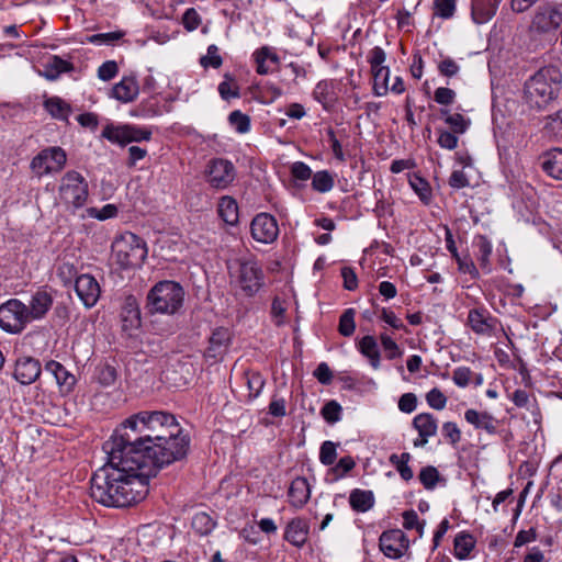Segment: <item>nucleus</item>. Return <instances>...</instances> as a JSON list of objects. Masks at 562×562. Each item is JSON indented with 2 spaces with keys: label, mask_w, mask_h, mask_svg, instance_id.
Returning <instances> with one entry per match:
<instances>
[{
  "label": "nucleus",
  "mask_w": 562,
  "mask_h": 562,
  "mask_svg": "<svg viewBox=\"0 0 562 562\" xmlns=\"http://www.w3.org/2000/svg\"><path fill=\"white\" fill-rule=\"evenodd\" d=\"M190 438L175 415L143 411L126 418L103 443L108 462L91 477V497L108 507L143 499L158 469L184 459Z\"/></svg>",
  "instance_id": "nucleus-1"
},
{
  "label": "nucleus",
  "mask_w": 562,
  "mask_h": 562,
  "mask_svg": "<svg viewBox=\"0 0 562 562\" xmlns=\"http://www.w3.org/2000/svg\"><path fill=\"white\" fill-rule=\"evenodd\" d=\"M562 88V74L555 66L540 68L524 86V99L530 109L543 111L554 102Z\"/></svg>",
  "instance_id": "nucleus-2"
},
{
  "label": "nucleus",
  "mask_w": 562,
  "mask_h": 562,
  "mask_svg": "<svg viewBox=\"0 0 562 562\" xmlns=\"http://www.w3.org/2000/svg\"><path fill=\"white\" fill-rule=\"evenodd\" d=\"M184 291L182 286L170 280L156 283L147 294L146 308L150 314L177 313L182 306Z\"/></svg>",
  "instance_id": "nucleus-3"
},
{
  "label": "nucleus",
  "mask_w": 562,
  "mask_h": 562,
  "mask_svg": "<svg viewBox=\"0 0 562 562\" xmlns=\"http://www.w3.org/2000/svg\"><path fill=\"white\" fill-rule=\"evenodd\" d=\"M111 249L113 259L123 269L139 267L147 256L145 243L133 233L115 238Z\"/></svg>",
  "instance_id": "nucleus-4"
},
{
  "label": "nucleus",
  "mask_w": 562,
  "mask_h": 562,
  "mask_svg": "<svg viewBox=\"0 0 562 562\" xmlns=\"http://www.w3.org/2000/svg\"><path fill=\"white\" fill-rule=\"evenodd\" d=\"M231 276L246 296H254L263 285V271L254 259L237 260Z\"/></svg>",
  "instance_id": "nucleus-5"
},
{
  "label": "nucleus",
  "mask_w": 562,
  "mask_h": 562,
  "mask_svg": "<svg viewBox=\"0 0 562 562\" xmlns=\"http://www.w3.org/2000/svg\"><path fill=\"white\" fill-rule=\"evenodd\" d=\"M30 323L26 304L12 299L0 306V327L12 334L21 333Z\"/></svg>",
  "instance_id": "nucleus-6"
},
{
  "label": "nucleus",
  "mask_w": 562,
  "mask_h": 562,
  "mask_svg": "<svg viewBox=\"0 0 562 562\" xmlns=\"http://www.w3.org/2000/svg\"><path fill=\"white\" fill-rule=\"evenodd\" d=\"M59 192L65 203L81 207L88 198V184L80 173L68 171L61 179Z\"/></svg>",
  "instance_id": "nucleus-7"
},
{
  "label": "nucleus",
  "mask_w": 562,
  "mask_h": 562,
  "mask_svg": "<svg viewBox=\"0 0 562 562\" xmlns=\"http://www.w3.org/2000/svg\"><path fill=\"white\" fill-rule=\"evenodd\" d=\"M102 137L112 143L124 146L133 142L149 140L151 137V131L130 124L117 126L106 125L102 132Z\"/></svg>",
  "instance_id": "nucleus-8"
},
{
  "label": "nucleus",
  "mask_w": 562,
  "mask_h": 562,
  "mask_svg": "<svg viewBox=\"0 0 562 562\" xmlns=\"http://www.w3.org/2000/svg\"><path fill=\"white\" fill-rule=\"evenodd\" d=\"M205 173L206 181L215 189H226L236 178V169L233 162L224 158L211 159Z\"/></svg>",
  "instance_id": "nucleus-9"
},
{
  "label": "nucleus",
  "mask_w": 562,
  "mask_h": 562,
  "mask_svg": "<svg viewBox=\"0 0 562 562\" xmlns=\"http://www.w3.org/2000/svg\"><path fill=\"white\" fill-rule=\"evenodd\" d=\"M66 160V153L63 148L49 147L32 159L31 168L37 176H43L61 170Z\"/></svg>",
  "instance_id": "nucleus-10"
},
{
  "label": "nucleus",
  "mask_w": 562,
  "mask_h": 562,
  "mask_svg": "<svg viewBox=\"0 0 562 562\" xmlns=\"http://www.w3.org/2000/svg\"><path fill=\"white\" fill-rule=\"evenodd\" d=\"M562 23V8L560 5H540L538 7L530 29L537 33H549L557 30Z\"/></svg>",
  "instance_id": "nucleus-11"
},
{
  "label": "nucleus",
  "mask_w": 562,
  "mask_h": 562,
  "mask_svg": "<svg viewBox=\"0 0 562 562\" xmlns=\"http://www.w3.org/2000/svg\"><path fill=\"white\" fill-rule=\"evenodd\" d=\"M380 550L390 559H400L409 547V540L400 529L382 532L379 539Z\"/></svg>",
  "instance_id": "nucleus-12"
},
{
  "label": "nucleus",
  "mask_w": 562,
  "mask_h": 562,
  "mask_svg": "<svg viewBox=\"0 0 562 562\" xmlns=\"http://www.w3.org/2000/svg\"><path fill=\"white\" fill-rule=\"evenodd\" d=\"M251 236L259 243L270 244L279 235V227L276 218L267 213L258 214L250 225Z\"/></svg>",
  "instance_id": "nucleus-13"
},
{
  "label": "nucleus",
  "mask_w": 562,
  "mask_h": 562,
  "mask_svg": "<svg viewBox=\"0 0 562 562\" xmlns=\"http://www.w3.org/2000/svg\"><path fill=\"white\" fill-rule=\"evenodd\" d=\"M75 291L86 307L94 306L101 294V288L91 274L79 276L75 282Z\"/></svg>",
  "instance_id": "nucleus-14"
},
{
  "label": "nucleus",
  "mask_w": 562,
  "mask_h": 562,
  "mask_svg": "<svg viewBox=\"0 0 562 562\" xmlns=\"http://www.w3.org/2000/svg\"><path fill=\"white\" fill-rule=\"evenodd\" d=\"M231 342V333L225 327H217L212 331L209 338V346L205 350V357L215 361L222 359L228 350Z\"/></svg>",
  "instance_id": "nucleus-15"
},
{
  "label": "nucleus",
  "mask_w": 562,
  "mask_h": 562,
  "mask_svg": "<svg viewBox=\"0 0 562 562\" xmlns=\"http://www.w3.org/2000/svg\"><path fill=\"white\" fill-rule=\"evenodd\" d=\"M41 363L32 357L19 358L15 362L14 378L23 385H29L36 381L41 374Z\"/></svg>",
  "instance_id": "nucleus-16"
},
{
  "label": "nucleus",
  "mask_w": 562,
  "mask_h": 562,
  "mask_svg": "<svg viewBox=\"0 0 562 562\" xmlns=\"http://www.w3.org/2000/svg\"><path fill=\"white\" fill-rule=\"evenodd\" d=\"M52 305L53 296L47 290L41 289L36 291L32 295L29 305H26V314L30 322L42 319L50 310Z\"/></svg>",
  "instance_id": "nucleus-17"
},
{
  "label": "nucleus",
  "mask_w": 562,
  "mask_h": 562,
  "mask_svg": "<svg viewBox=\"0 0 562 562\" xmlns=\"http://www.w3.org/2000/svg\"><path fill=\"white\" fill-rule=\"evenodd\" d=\"M45 372L54 376L59 390L64 394L72 391L76 378L61 363L50 360L45 364Z\"/></svg>",
  "instance_id": "nucleus-18"
},
{
  "label": "nucleus",
  "mask_w": 562,
  "mask_h": 562,
  "mask_svg": "<svg viewBox=\"0 0 562 562\" xmlns=\"http://www.w3.org/2000/svg\"><path fill=\"white\" fill-rule=\"evenodd\" d=\"M496 319L484 308H473L469 312L468 324L479 335H490L495 328Z\"/></svg>",
  "instance_id": "nucleus-19"
},
{
  "label": "nucleus",
  "mask_w": 562,
  "mask_h": 562,
  "mask_svg": "<svg viewBox=\"0 0 562 562\" xmlns=\"http://www.w3.org/2000/svg\"><path fill=\"white\" fill-rule=\"evenodd\" d=\"M542 170L555 180H562V149L552 148L539 157Z\"/></svg>",
  "instance_id": "nucleus-20"
},
{
  "label": "nucleus",
  "mask_w": 562,
  "mask_h": 562,
  "mask_svg": "<svg viewBox=\"0 0 562 562\" xmlns=\"http://www.w3.org/2000/svg\"><path fill=\"white\" fill-rule=\"evenodd\" d=\"M464 418L475 429H483L490 435H495L497 431L498 420L487 412L471 408L464 413Z\"/></svg>",
  "instance_id": "nucleus-21"
},
{
  "label": "nucleus",
  "mask_w": 562,
  "mask_h": 562,
  "mask_svg": "<svg viewBox=\"0 0 562 562\" xmlns=\"http://www.w3.org/2000/svg\"><path fill=\"white\" fill-rule=\"evenodd\" d=\"M289 502L296 508H302L311 497V487L305 477H295L289 487Z\"/></svg>",
  "instance_id": "nucleus-22"
},
{
  "label": "nucleus",
  "mask_w": 562,
  "mask_h": 562,
  "mask_svg": "<svg viewBox=\"0 0 562 562\" xmlns=\"http://www.w3.org/2000/svg\"><path fill=\"white\" fill-rule=\"evenodd\" d=\"M308 535V524L302 518H294L286 525L284 538L295 547H302Z\"/></svg>",
  "instance_id": "nucleus-23"
},
{
  "label": "nucleus",
  "mask_w": 562,
  "mask_h": 562,
  "mask_svg": "<svg viewBox=\"0 0 562 562\" xmlns=\"http://www.w3.org/2000/svg\"><path fill=\"white\" fill-rule=\"evenodd\" d=\"M111 95L116 100L127 103L138 95V85L134 78L124 77L111 90Z\"/></svg>",
  "instance_id": "nucleus-24"
},
{
  "label": "nucleus",
  "mask_w": 562,
  "mask_h": 562,
  "mask_svg": "<svg viewBox=\"0 0 562 562\" xmlns=\"http://www.w3.org/2000/svg\"><path fill=\"white\" fill-rule=\"evenodd\" d=\"M45 110L54 117L60 121H68L71 113V106L59 97H50L44 101Z\"/></svg>",
  "instance_id": "nucleus-25"
},
{
  "label": "nucleus",
  "mask_w": 562,
  "mask_h": 562,
  "mask_svg": "<svg viewBox=\"0 0 562 562\" xmlns=\"http://www.w3.org/2000/svg\"><path fill=\"white\" fill-rule=\"evenodd\" d=\"M413 427L419 437H432L437 432V419L429 413H422L414 417Z\"/></svg>",
  "instance_id": "nucleus-26"
},
{
  "label": "nucleus",
  "mask_w": 562,
  "mask_h": 562,
  "mask_svg": "<svg viewBox=\"0 0 562 562\" xmlns=\"http://www.w3.org/2000/svg\"><path fill=\"white\" fill-rule=\"evenodd\" d=\"M349 503L353 510L364 513L374 505V496L371 491L356 488L350 493Z\"/></svg>",
  "instance_id": "nucleus-27"
},
{
  "label": "nucleus",
  "mask_w": 562,
  "mask_h": 562,
  "mask_svg": "<svg viewBox=\"0 0 562 562\" xmlns=\"http://www.w3.org/2000/svg\"><path fill=\"white\" fill-rule=\"evenodd\" d=\"M123 321L128 323L132 327L140 325V311L137 299L134 295H127L122 305Z\"/></svg>",
  "instance_id": "nucleus-28"
},
{
  "label": "nucleus",
  "mask_w": 562,
  "mask_h": 562,
  "mask_svg": "<svg viewBox=\"0 0 562 562\" xmlns=\"http://www.w3.org/2000/svg\"><path fill=\"white\" fill-rule=\"evenodd\" d=\"M218 214L222 220L229 225H235L238 222V205L237 202L231 196H223L218 203Z\"/></svg>",
  "instance_id": "nucleus-29"
},
{
  "label": "nucleus",
  "mask_w": 562,
  "mask_h": 562,
  "mask_svg": "<svg viewBox=\"0 0 562 562\" xmlns=\"http://www.w3.org/2000/svg\"><path fill=\"white\" fill-rule=\"evenodd\" d=\"M359 350L370 360V363L374 369L380 367V352L373 336L368 335L362 337L359 341Z\"/></svg>",
  "instance_id": "nucleus-30"
},
{
  "label": "nucleus",
  "mask_w": 562,
  "mask_h": 562,
  "mask_svg": "<svg viewBox=\"0 0 562 562\" xmlns=\"http://www.w3.org/2000/svg\"><path fill=\"white\" fill-rule=\"evenodd\" d=\"M72 69V65L67 60H64L59 56H53L45 66L43 75L48 80H55L60 74L67 72Z\"/></svg>",
  "instance_id": "nucleus-31"
},
{
  "label": "nucleus",
  "mask_w": 562,
  "mask_h": 562,
  "mask_svg": "<svg viewBox=\"0 0 562 562\" xmlns=\"http://www.w3.org/2000/svg\"><path fill=\"white\" fill-rule=\"evenodd\" d=\"M57 276L65 285L70 284L72 281L76 282V279L79 277L76 262L67 259V257L60 259L57 267Z\"/></svg>",
  "instance_id": "nucleus-32"
},
{
  "label": "nucleus",
  "mask_w": 562,
  "mask_h": 562,
  "mask_svg": "<svg viewBox=\"0 0 562 562\" xmlns=\"http://www.w3.org/2000/svg\"><path fill=\"white\" fill-rule=\"evenodd\" d=\"M411 458L412 457L408 452H403L400 456L393 453L389 458L390 463L396 468L404 481H409L414 476L413 470L408 465Z\"/></svg>",
  "instance_id": "nucleus-33"
},
{
  "label": "nucleus",
  "mask_w": 562,
  "mask_h": 562,
  "mask_svg": "<svg viewBox=\"0 0 562 562\" xmlns=\"http://www.w3.org/2000/svg\"><path fill=\"white\" fill-rule=\"evenodd\" d=\"M475 546V539L470 533H459L454 538V554L458 559L463 560L469 557Z\"/></svg>",
  "instance_id": "nucleus-34"
},
{
  "label": "nucleus",
  "mask_w": 562,
  "mask_h": 562,
  "mask_svg": "<svg viewBox=\"0 0 562 562\" xmlns=\"http://www.w3.org/2000/svg\"><path fill=\"white\" fill-rule=\"evenodd\" d=\"M440 114L445 117V122L450 126L454 134H463L470 125V121L465 120L460 113L450 114L448 110L441 109Z\"/></svg>",
  "instance_id": "nucleus-35"
},
{
  "label": "nucleus",
  "mask_w": 562,
  "mask_h": 562,
  "mask_svg": "<svg viewBox=\"0 0 562 562\" xmlns=\"http://www.w3.org/2000/svg\"><path fill=\"white\" fill-rule=\"evenodd\" d=\"M373 75V89L374 93L379 97L385 95L389 91V77L390 70L387 67H379L371 69Z\"/></svg>",
  "instance_id": "nucleus-36"
},
{
  "label": "nucleus",
  "mask_w": 562,
  "mask_h": 562,
  "mask_svg": "<svg viewBox=\"0 0 562 562\" xmlns=\"http://www.w3.org/2000/svg\"><path fill=\"white\" fill-rule=\"evenodd\" d=\"M192 528L201 536L209 535L215 527L213 518L204 513H196L192 518Z\"/></svg>",
  "instance_id": "nucleus-37"
},
{
  "label": "nucleus",
  "mask_w": 562,
  "mask_h": 562,
  "mask_svg": "<svg viewBox=\"0 0 562 562\" xmlns=\"http://www.w3.org/2000/svg\"><path fill=\"white\" fill-rule=\"evenodd\" d=\"M245 378L247 382V387L249 391L248 397L250 400L256 398L260 393L266 383L263 376L256 371H246Z\"/></svg>",
  "instance_id": "nucleus-38"
},
{
  "label": "nucleus",
  "mask_w": 562,
  "mask_h": 562,
  "mask_svg": "<svg viewBox=\"0 0 562 562\" xmlns=\"http://www.w3.org/2000/svg\"><path fill=\"white\" fill-rule=\"evenodd\" d=\"M312 187L317 192H328L334 187V178L327 170L317 171L313 175Z\"/></svg>",
  "instance_id": "nucleus-39"
},
{
  "label": "nucleus",
  "mask_w": 562,
  "mask_h": 562,
  "mask_svg": "<svg viewBox=\"0 0 562 562\" xmlns=\"http://www.w3.org/2000/svg\"><path fill=\"white\" fill-rule=\"evenodd\" d=\"M475 246L477 248V260L480 266L486 269L492 254V244L485 236L480 235L475 239Z\"/></svg>",
  "instance_id": "nucleus-40"
},
{
  "label": "nucleus",
  "mask_w": 562,
  "mask_h": 562,
  "mask_svg": "<svg viewBox=\"0 0 562 562\" xmlns=\"http://www.w3.org/2000/svg\"><path fill=\"white\" fill-rule=\"evenodd\" d=\"M355 310L348 308L346 310L339 319V326L338 331L340 335L345 337H350L356 329V323H355Z\"/></svg>",
  "instance_id": "nucleus-41"
},
{
  "label": "nucleus",
  "mask_w": 562,
  "mask_h": 562,
  "mask_svg": "<svg viewBox=\"0 0 562 562\" xmlns=\"http://www.w3.org/2000/svg\"><path fill=\"white\" fill-rule=\"evenodd\" d=\"M418 479L426 490H432L440 480V474L435 467L427 465L420 470Z\"/></svg>",
  "instance_id": "nucleus-42"
},
{
  "label": "nucleus",
  "mask_w": 562,
  "mask_h": 562,
  "mask_svg": "<svg viewBox=\"0 0 562 562\" xmlns=\"http://www.w3.org/2000/svg\"><path fill=\"white\" fill-rule=\"evenodd\" d=\"M228 122L240 134H245L250 130V117L238 110L229 114Z\"/></svg>",
  "instance_id": "nucleus-43"
},
{
  "label": "nucleus",
  "mask_w": 562,
  "mask_h": 562,
  "mask_svg": "<svg viewBox=\"0 0 562 562\" xmlns=\"http://www.w3.org/2000/svg\"><path fill=\"white\" fill-rule=\"evenodd\" d=\"M340 413L341 406L336 401L327 402L321 411L323 418L329 424L337 423L340 419Z\"/></svg>",
  "instance_id": "nucleus-44"
},
{
  "label": "nucleus",
  "mask_w": 562,
  "mask_h": 562,
  "mask_svg": "<svg viewBox=\"0 0 562 562\" xmlns=\"http://www.w3.org/2000/svg\"><path fill=\"white\" fill-rule=\"evenodd\" d=\"M409 183H411L412 188L414 189V191L418 194V196L420 198L422 201H424V202L429 201V199L431 196V191H430L429 184L426 180H424L423 178H420L418 176H414L409 180Z\"/></svg>",
  "instance_id": "nucleus-45"
},
{
  "label": "nucleus",
  "mask_w": 562,
  "mask_h": 562,
  "mask_svg": "<svg viewBox=\"0 0 562 562\" xmlns=\"http://www.w3.org/2000/svg\"><path fill=\"white\" fill-rule=\"evenodd\" d=\"M435 12L442 19H450L456 11V0H435Z\"/></svg>",
  "instance_id": "nucleus-46"
},
{
  "label": "nucleus",
  "mask_w": 562,
  "mask_h": 562,
  "mask_svg": "<svg viewBox=\"0 0 562 562\" xmlns=\"http://www.w3.org/2000/svg\"><path fill=\"white\" fill-rule=\"evenodd\" d=\"M402 516L404 519L403 526L405 529H416L420 536L423 535L425 521H419L418 515L415 510H406Z\"/></svg>",
  "instance_id": "nucleus-47"
},
{
  "label": "nucleus",
  "mask_w": 562,
  "mask_h": 562,
  "mask_svg": "<svg viewBox=\"0 0 562 562\" xmlns=\"http://www.w3.org/2000/svg\"><path fill=\"white\" fill-rule=\"evenodd\" d=\"M336 445L331 441H324L321 446L319 460L324 465H331L336 460Z\"/></svg>",
  "instance_id": "nucleus-48"
},
{
  "label": "nucleus",
  "mask_w": 562,
  "mask_h": 562,
  "mask_svg": "<svg viewBox=\"0 0 562 562\" xmlns=\"http://www.w3.org/2000/svg\"><path fill=\"white\" fill-rule=\"evenodd\" d=\"M201 22V16L194 8H189L183 13L182 24L187 31L192 32L196 30L200 26Z\"/></svg>",
  "instance_id": "nucleus-49"
},
{
  "label": "nucleus",
  "mask_w": 562,
  "mask_h": 562,
  "mask_svg": "<svg viewBox=\"0 0 562 562\" xmlns=\"http://www.w3.org/2000/svg\"><path fill=\"white\" fill-rule=\"evenodd\" d=\"M117 379L116 369L113 366L104 364L99 369L98 380L103 386H110L115 383Z\"/></svg>",
  "instance_id": "nucleus-50"
},
{
  "label": "nucleus",
  "mask_w": 562,
  "mask_h": 562,
  "mask_svg": "<svg viewBox=\"0 0 562 562\" xmlns=\"http://www.w3.org/2000/svg\"><path fill=\"white\" fill-rule=\"evenodd\" d=\"M428 405L435 409L441 411L446 407L447 397L439 389H432L426 394Z\"/></svg>",
  "instance_id": "nucleus-51"
},
{
  "label": "nucleus",
  "mask_w": 562,
  "mask_h": 562,
  "mask_svg": "<svg viewBox=\"0 0 562 562\" xmlns=\"http://www.w3.org/2000/svg\"><path fill=\"white\" fill-rule=\"evenodd\" d=\"M443 437L452 445L456 446L461 440V430L456 423L446 422L441 428Z\"/></svg>",
  "instance_id": "nucleus-52"
},
{
  "label": "nucleus",
  "mask_w": 562,
  "mask_h": 562,
  "mask_svg": "<svg viewBox=\"0 0 562 562\" xmlns=\"http://www.w3.org/2000/svg\"><path fill=\"white\" fill-rule=\"evenodd\" d=\"M116 213H117V207L114 204H106L101 209H97V207L88 209V214L91 217L98 218L100 221L112 218L116 215Z\"/></svg>",
  "instance_id": "nucleus-53"
},
{
  "label": "nucleus",
  "mask_w": 562,
  "mask_h": 562,
  "mask_svg": "<svg viewBox=\"0 0 562 562\" xmlns=\"http://www.w3.org/2000/svg\"><path fill=\"white\" fill-rule=\"evenodd\" d=\"M117 71V64L114 60H108L99 67L98 77L101 80L109 81L116 76Z\"/></svg>",
  "instance_id": "nucleus-54"
},
{
  "label": "nucleus",
  "mask_w": 562,
  "mask_h": 562,
  "mask_svg": "<svg viewBox=\"0 0 562 562\" xmlns=\"http://www.w3.org/2000/svg\"><path fill=\"white\" fill-rule=\"evenodd\" d=\"M456 92L450 88L440 87L437 88L434 94V99L438 104L450 105L453 103Z\"/></svg>",
  "instance_id": "nucleus-55"
},
{
  "label": "nucleus",
  "mask_w": 562,
  "mask_h": 562,
  "mask_svg": "<svg viewBox=\"0 0 562 562\" xmlns=\"http://www.w3.org/2000/svg\"><path fill=\"white\" fill-rule=\"evenodd\" d=\"M458 136L453 132L439 131L438 144L441 148L452 150L458 146Z\"/></svg>",
  "instance_id": "nucleus-56"
},
{
  "label": "nucleus",
  "mask_w": 562,
  "mask_h": 562,
  "mask_svg": "<svg viewBox=\"0 0 562 562\" xmlns=\"http://www.w3.org/2000/svg\"><path fill=\"white\" fill-rule=\"evenodd\" d=\"M381 344L389 359H395L402 355L397 344L387 335H381Z\"/></svg>",
  "instance_id": "nucleus-57"
},
{
  "label": "nucleus",
  "mask_w": 562,
  "mask_h": 562,
  "mask_svg": "<svg viewBox=\"0 0 562 562\" xmlns=\"http://www.w3.org/2000/svg\"><path fill=\"white\" fill-rule=\"evenodd\" d=\"M291 175L297 180L305 181L311 178L312 170L306 164L296 161L291 166Z\"/></svg>",
  "instance_id": "nucleus-58"
},
{
  "label": "nucleus",
  "mask_w": 562,
  "mask_h": 562,
  "mask_svg": "<svg viewBox=\"0 0 562 562\" xmlns=\"http://www.w3.org/2000/svg\"><path fill=\"white\" fill-rule=\"evenodd\" d=\"M201 64L204 67L212 66L218 68L222 65V57L217 54V47L210 45L207 48V56L201 58Z\"/></svg>",
  "instance_id": "nucleus-59"
},
{
  "label": "nucleus",
  "mask_w": 562,
  "mask_h": 562,
  "mask_svg": "<svg viewBox=\"0 0 562 562\" xmlns=\"http://www.w3.org/2000/svg\"><path fill=\"white\" fill-rule=\"evenodd\" d=\"M124 32L123 31H115V32H110V33H100V34H94V35H91L89 37V42L91 43H113L115 41H119L121 40L123 36H124Z\"/></svg>",
  "instance_id": "nucleus-60"
},
{
  "label": "nucleus",
  "mask_w": 562,
  "mask_h": 562,
  "mask_svg": "<svg viewBox=\"0 0 562 562\" xmlns=\"http://www.w3.org/2000/svg\"><path fill=\"white\" fill-rule=\"evenodd\" d=\"M341 277L344 279V288L348 291H353L358 288V278L356 272L350 267L341 269Z\"/></svg>",
  "instance_id": "nucleus-61"
},
{
  "label": "nucleus",
  "mask_w": 562,
  "mask_h": 562,
  "mask_svg": "<svg viewBox=\"0 0 562 562\" xmlns=\"http://www.w3.org/2000/svg\"><path fill=\"white\" fill-rule=\"evenodd\" d=\"M385 52L381 47L375 46L372 48L368 55V61L371 65V69L383 67L382 64L385 61Z\"/></svg>",
  "instance_id": "nucleus-62"
},
{
  "label": "nucleus",
  "mask_w": 562,
  "mask_h": 562,
  "mask_svg": "<svg viewBox=\"0 0 562 562\" xmlns=\"http://www.w3.org/2000/svg\"><path fill=\"white\" fill-rule=\"evenodd\" d=\"M471 374L472 372L469 368L460 367L453 371L452 379L458 386L465 387L470 382Z\"/></svg>",
  "instance_id": "nucleus-63"
},
{
  "label": "nucleus",
  "mask_w": 562,
  "mask_h": 562,
  "mask_svg": "<svg viewBox=\"0 0 562 562\" xmlns=\"http://www.w3.org/2000/svg\"><path fill=\"white\" fill-rule=\"evenodd\" d=\"M417 405V397L413 393H405L400 397L398 408L404 413H412Z\"/></svg>",
  "instance_id": "nucleus-64"
}]
</instances>
